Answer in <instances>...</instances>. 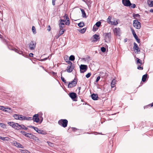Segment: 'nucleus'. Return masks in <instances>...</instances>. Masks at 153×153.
I'll list each match as a JSON object with an SVG mask.
<instances>
[{"label":"nucleus","instance_id":"nucleus-11","mask_svg":"<svg viewBox=\"0 0 153 153\" xmlns=\"http://www.w3.org/2000/svg\"><path fill=\"white\" fill-rule=\"evenodd\" d=\"M114 34L116 36H120V29L119 28H115L113 30Z\"/></svg>","mask_w":153,"mask_h":153},{"label":"nucleus","instance_id":"nucleus-43","mask_svg":"<svg viewBox=\"0 0 153 153\" xmlns=\"http://www.w3.org/2000/svg\"><path fill=\"white\" fill-rule=\"evenodd\" d=\"M25 116H22V115H19V119L18 120H24L23 119V118Z\"/></svg>","mask_w":153,"mask_h":153},{"label":"nucleus","instance_id":"nucleus-54","mask_svg":"<svg viewBox=\"0 0 153 153\" xmlns=\"http://www.w3.org/2000/svg\"><path fill=\"white\" fill-rule=\"evenodd\" d=\"M149 6L150 7L153 6V1L151 2L150 4H149Z\"/></svg>","mask_w":153,"mask_h":153},{"label":"nucleus","instance_id":"nucleus-3","mask_svg":"<svg viewBox=\"0 0 153 153\" xmlns=\"http://www.w3.org/2000/svg\"><path fill=\"white\" fill-rule=\"evenodd\" d=\"M133 26L136 29H139L141 27V23L137 20H134L133 21Z\"/></svg>","mask_w":153,"mask_h":153},{"label":"nucleus","instance_id":"nucleus-7","mask_svg":"<svg viewBox=\"0 0 153 153\" xmlns=\"http://www.w3.org/2000/svg\"><path fill=\"white\" fill-rule=\"evenodd\" d=\"M77 81L75 80L74 79L73 81L70 82L68 85V87L69 88H71L75 86L77 84Z\"/></svg>","mask_w":153,"mask_h":153},{"label":"nucleus","instance_id":"nucleus-20","mask_svg":"<svg viewBox=\"0 0 153 153\" xmlns=\"http://www.w3.org/2000/svg\"><path fill=\"white\" fill-rule=\"evenodd\" d=\"M65 24L64 23L59 22V29H62L65 27Z\"/></svg>","mask_w":153,"mask_h":153},{"label":"nucleus","instance_id":"nucleus-53","mask_svg":"<svg viewBox=\"0 0 153 153\" xmlns=\"http://www.w3.org/2000/svg\"><path fill=\"white\" fill-rule=\"evenodd\" d=\"M66 62H67L68 64H69L70 65H72V62H71V61H70V60H68V61H66Z\"/></svg>","mask_w":153,"mask_h":153},{"label":"nucleus","instance_id":"nucleus-64","mask_svg":"<svg viewBox=\"0 0 153 153\" xmlns=\"http://www.w3.org/2000/svg\"><path fill=\"white\" fill-rule=\"evenodd\" d=\"M27 127L29 128H33L34 126H33L31 125H30L29 126H28Z\"/></svg>","mask_w":153,"mask_h":153},{"label":"nucleus","instance_id":"nucleus-9","mask_svg":"<svg viewBox=\"0 0 153 153\" xmlns=\"http://www.w3.org/2000/svg\"><path fill=\"white\" fill-rule=\"evenodd\" d=\"M69 97L72 99L74 101H76V100L75 99L77 97L76 94L74 92H71L69 94Z\"/></svg>","mask_w":153,"mask_h":153},{"label":"nucleus","instance_id":"nucleus-14","mask_svg":"<svg viewBox=\"0 0 153 153\" xmlns=\"http://www.w3.org/2000/svg\"><path fill=\"white\" fill-rule=\"evenodd\" d=\"M93 37L95 39L94 40V42H95L99 40L100 39V36L99 35H98L96 34H95L93 36Z\"/></svg>","mask_w":153,"mask_h":153},{"label":"nucleus","instance_id":"nucleus-58","mask_svg":"<svg viewBox=\"0 0 153 153\" xmlns=\"http://www.w3.org/2000/svg\"><path fill=\"white\" fill-rule=\"evenodd\" d=\"M72 130L74 131H75L76 130H78V129L75 128H72Z\"/></svg>","mask_w":153,"mask_h":153},{"label":"nucleus","instance_id":"nucleus-40","mask_svg":"<svg viewBox=\"0 0 153 153\" xmlns=\"http://www.w3.org/2000/svg\"><path fill=\"white\" fill-rule=\"evenodd\" d=\"M66 22L65 23V25H69L70 23L69 19H66Z\"/></svg>","mask_w":153,"mask_h":153},{"label":"nucleus","instance_id":"nucleus-38","mask_svg":"<svg viewBox=\"0 0 153 153\" xmlns=\"http://www.w3.org/2000/svg\"><path fill=\"white\" fill-rule=\"evenodd\" d=\"M32 31L34 34H35L36 33L35 27L34 26H33L32 27Z\"/></svg>","mask_w":153,"mask_h":153},{"label":"nucleus","instance_id":"nucleus-1","mask_svg":"<svg viewBox=\"0 0 153 153\" xmlns=\"http://www.w3.org/2000/svg\"><path fill=\"white\" fill-rule=\"evenodd\" d=\"M103 36L105 42H108L110 41L111 36V32L104 33Z\"/></svg>","mask_w":153,"mask_h":153},{"label":"nucleus","instance_id":"nucleus-49","mask_svg":"<svg viewBox=\"0 0 153 153\" xmlns=\"http://www.w3.org/2000/svg\"><path fill=\"white\" fill-rule=\"evenodd\" d=\"M66 21V20H65L62 19H60L59 22H62V23H64V22H65Z\"/></svg>","mask_w":153,"mask_h":153},{"label":"nucleus","instance_id":"nucleus-63","mask_svg":"<svg viewBox=\"0 0 153 153\" xmlns=\"http://www.w3.org/2000/svg\"><path fill=\"white\" fill-rule=\"evenodd\" d=\"M23 153H28V151L27 150H22Z\"/></svg>","mask_w":153,"mask_h":153},{"label":"nucleus","instance_id":"nucleus-41","mask_svg":"<svg viewBox=\"0 0 153 153\" xmlns=\"http://www.w3.org/2000/svg\"><path fill=\"white\" fill-rule=\"evenodd\" d=\"M19 115L16 114H15L13 116V117H14V118L15 119L18 120L19 119Z\"/></svg>","mask_w":153,"mask_h":153},{"label":"nucleus","instance_id":"nucleus-56","mask_svg":"<svg viewBox=\"0 0 153 153\" xmlns=\"http://www.w3.org/2000/svg\"><path fill=\"white\" fill-rule=\"evenodd\" d=\"M140 65L138 66L137 68V69L139 70H142L143 69V68L142 67L140 66Z\"/></svg>","mask_w":153,"mask_h":153},{"label":"nucleus","instance_id":"nucleus-29","mask_svg":"<svg viewBox=\"0 0 153 153\" xmlns=\"http://www.w3.org/2000/svg\"><path fill=\"white\" fill-rule=\"evenodd\" d=\"M111 17L109 16L108 18L107 19V22L109 24H112V22L111 21Z\"/></svg>","mask_w":153,"mask_h":153},{"label":"nucleus","instance_id":"nucleus-2","mask_svg":"<svg viewBox=\"0 0 153 153\" xmlns=\"http://www.w3.org/2000/svg\"><path fill=\"white\" fill-rule=\"evenodd\" d=\"M68 121L66 119H61L58 122L59 124L64 128L67 126Z\"/></svg>","mask_w":153,"mask_h":153},{"label":"nucleus","instance_id":"nucleus-42","mask_svg":"<svg viewBox=\"0 0 153 153\" xmlns=\"http://www.w3.org/2000/svg\"><path fill=\"white\" fill-rule=\"evenodd\" d=\"M129 7H130V8H134L136 7V5L134 4L131 3V5Z\"/></svg>","mask_w":153,"mask_h":153},{"label":"nucleus","instance_id":"nucleus-37","mask_svg":"<svg viewBox=\"0 0 153 153\" xmlns=\"http://www.w3.org/2000/svg\"><path fill=\"white\" fill-rule=\"evenodd\" d=\"M153 106V102L151 103L146 106H145L144 107V108L145 109L146 108H148L150 106L151 107H152Z\"/></svg>","mask_w":153,"mask_h":153},{"label":"nucleus","instance_id":"nucleus-8","mask_svg":"<svg viewBox=\"0 0 153 153\" xmlns=\"http://www.w3.org/2000/svg\"><path fill=\"white\" fill-rule=\"evenodd\" d=\"M39 114H35L33 116L32 118V120H33V122H36V123H39Z\"/></svg>","mask_w":153,"mask_h":153},{"label":"nucleus","instance_id":"nucleus-19","mask_svg":"<svg viewBox=\"0 0 153 153\" xmlns=\"http://www.w3.org/2000/svg\"><path fill=\"white\" fill-rule=\"evenodd\" d=\"M116 80L114 79H113L111 82V88H114L115 87V84H116Z\"/></svg>","mask_w":153,"mask_h":153},{"label":"nucleus","instance_id":"nucleus-57","mask_svg":"<svg viewBox=\"0 0 153 153\" xmlns=\"http://www.w3.org/2000/svg\"><path fill=\"white\" fill-rule=\"evenodd\" d=\"M56 0H52V4L53 6H54L55 4V2Z\"/></svg>","mask_w":153,"mask_h":153},{"label":"nucleus","instance_id":"nucleus-21","mask_svg":"<svg viewBox=\"0 0 153 153\" xmlns=\"http://www.w3.org/2000/svg\"><path fill=\"white\" fill-rule=\"evenodd\" d=\"M80 10L81 11V12H82V16L83 17L86 18V14L85 13V11L84 10L80 8Z\"/></svg>","mask_w":153,"mask_h":153},{"label":"nucleus","instance_id":"nucleus-26","mask_svg":"<svg viewBox=\"0 0 153 153\" xmlns=\"http://www.w3.org/2000/svg\"><path fill=\"white\" fill-rule=\"evenodd\" d=\"M136 60H137V64H139L140 65H141L142 64V61L140 59H139L138 58H136Z\"/></svg>","mask_w":153,"mask_h":153},{"label":"nucleus","instance_id":"nucleus-24","mask_svg":"<svg viewBox=\"0 0 153 153\" xmlns=\"http://www.w3.org/2000/svg\"><path fill=\"white\" fill-rule=\"evenodd\" d=\"M147 76V74H146L144 75L142 78V80L143 82H145L146 80Z\"/></svg>","mask_w":153,"mask_h":153},{"label":"nucleus","instance_id":"nucleus-12","mask_svg":"<svg viewBox=\"0 0 153 153\" xmlns=\"http://www.w3.org/2000/svg\"><path fill=\"white\" fill-rule=\"evenodd\" d=\"M17 128L18 130H20L21 129H24L25 130H27V128L24 125H20L18 124V126Z\"/></svg>","mask_w":153,"mask_h":153},{"label":"nucleus","instance_id":"nucleus-22","mask_svg":"<svg viewBox=\"0 0 153 153\" xmlns=\"http://www.w3.org/2000/svg\"><path fill=\"white\" fill-rule=\"evenodd\" d=\"M38 133L39 134L44 135L47 134V133L45 131L39 129V130H38Z\"/></svg>","mask_w":153,"mask_h":153},{"label":"nucleus","instance_id":"nucleus-33","mask_svg":"<svg viewBox=\"0 0 153 153\" xmlns=\"http://www.w3.org/2000/svg\"><path fill=\"white\" fill-rule=\"evenodd\" d=\"M42 114H39V122L40 123H41L43 121V117H42Z\"/></svg>","mask_w":153,"mask_h":153},{"label":"nucleus","instance_id":"nucleus-17","mask_svg":"<svg viewBox=\"0 0 153 153\" xmlns=\"http://www.w3.org/2000/svg\"><path fill=\"white\" fill-rule=\"evenodd\" d=\"M66 71V70L65 71H62L61 72V79L62 80V81L64 82L65 84H68V82H66V80H65V79L62 77V73L63 72H65Z\"/></svg>","mask_w":153,"mask_h":153},{"label":"nucleus","instance_id":"nucleus-10","mask_svg":"<svg viewBox=\"0 0 153 153\" xmlns=\"http://www.w3.org/2000/svg\"><path fill=\"white\" fill-rule=\"evenodd\" d=\"M122 3L126 6L129 7L131 4V3L129 0H122Z\"/></svg>","mask_w":153,"mask_h":153},{"label":"nucleus","instance_id":"nucleus-28","mask_svg":"<svg viewBox=\"0 0 153 153\" xmlns=\"http://www.w3.org/2000/svg\"><path fill=\"white\" fill-rule=\"evenodd\" d=\"M60 29V31L59 32V35H62L63 33L64 32L65 30V29L63 28L62 29Z\"/></svg>","mask_w":153,"mask_h":153},{"label":"nucleus","instance_id":"nucleus-25","mask_svg":"<svg viewBox=\"0 0 153 153\" xmlns=\"http://www.w3.org/2000/svg\"><path fill=\"white\" fill-rule=\"evenodd\" d=\"M28 134L27 135L26 137H27L30 138L34 139V137H35L34 135L31 133H28Z\"/></svg>","mask_w":153,"mask_h":153},{"label":"nucleus","instance_id":"nucleus-27","mask_svg":"<svg viewBox=\"0 0 153 153\" xmlns=\"http://www.w3.org/2000/svg\"><path fill=\"white\" fill-rule=\"evenodd\" d=\"M134 38L136 40L137 42L138 43H140V39L138 38V37L137 36L136 34L133 36Z\"/></svg>","mask_w":153,"mask_h":153},{"label":"nucleus","instance_id":"nucleus-23","mask_svg":"<svg viewBox=\"0 0 153 153\" xmlns=\"http://www.w3.org/2000/svg\"><path fill=\"white\" fill-rule=\"evenodd\" d=\"M6 109H8L9 110H11L10 108H5L3 106H0V110H2L4 111H7Z\"/></svg>","mask_w":153,"mask_h":153},{"label":"nucleus","instance_id":"nucleus-4","mask_svg":"<svg viewBox=\"0 0 153 153\" xmlns=\"http://www.w3.org/2000/svg\"><path fill=\"white\" fill-rule=\"evenodd\" d=\"M36 43L33 41H31L28 44L29 48L30 50H33L36 48Z\"/></svg>","mask_w":153,"mask_h":153},{"label":"nucleus","instance_id":"nucleus-34","mask_svg":"<svg viewBox=\"0 0 153 153\" xmlns=\"http://www.w3.org/2000/svg\"><path fill=\"white\" fill-rule=\"evenodd\" d=\"M75 59V57L74 55H71L69 57V60L73 61Z\"/></svg>","mask_w":153,"mask_h":153},{"label":"nucleus","instance_id":"nucleus-55","mask_svg":"<svg viewBox=\"0 0 153 153\" xmlns=\"http://www.w3.org/2000/svg\"><path fill=\"white\" fill-rule=\"evenodd\" d=\"M100 76H98L97 77V78L96 79V82H97L99 80H100Z\"/></svg>","mask_w":153,"mask_h":153},{"label":"nucleus","instance_id":"nucleus-31","mask_svg":"<svg viewBox=\"0 0 153 153\" xmlns=\"http://www.w3.org/2000/svg\"><path fill=\"white\" fill-rule=\"evenodd\" d=\"M84 23L83 22H80L78 24V26L81 27H82L84 26Z\"/></svg>","mask_w":153,"mask_h":153},{"label":"nucleus","instance_id":"nucleus-60","mask_svg":"<svg viewBox=\"0 0 153 153\" xmlns=\"http://www.w3.org/2000/svg\"><path fill=\"white\" fill-rule=\"evenodd\" d=\"M52 74L53 75V76H56L57 75L56 73H55L54 72H53V71L52 72Z\"/></svg>","mask_w":153,"mask_h":153},{"label":"nucleus","instance_id":"nucleus-35","mask_svg":"<svg viewBox=\"0 0 153 153\" xmlns=\"http://www.w3.org/2000/svg\"><path fill=\"white\" fill-rule=\"evenodd\" d=\"M133 16L134 18H135V17H140V16L138 14H135V13H133Z\"/></svg>","mask_w":153,"mask_h":153},{"label":"nucleus","instance_id":"nucleus-30","mask_svg":"<svg viewBox=\"0 0 153 153\" xmlns=\"http://www.w3.org/2000/svg\"><path fill=\"white\" fill-rule=\"evenodd\" d=\"M24 120H32V118L30 117H26L25 116L23 118Z\"/></svg>","mask_w":153,"mask_h":153},{"label":"nucleus","instance_id":"nucleus-32","mask_svg":"<svg viewBox=\"0 0 153 153\" xmlns=\"http://www.w3.org/2000/svg\"><path fill=\"white\" fill-rule=\"evenodd\" d=\"M86 30V29H85V28H83L82 29H79L78 30V31L81 33H84L85 31Z\"/></svg>","mask_w":153,"mask_h":153},{"label":"nucleus","instance_id":"nucleus-47","mask_svg":"<svg viewBox=\"0 0 153 153\" xmlns=\"http://www.w3.org/2000/svg\"><path fill=\"white\" fill-rule=\"evenodd\" d=\"M91 75V73H88L86 75V77L87 78H89Z\"/></svg>","mask_w":153,"mask_h":153},{"label":"nucleus","instance_id":"nucleus-52","mask_svg":"<svg viewBox=\"0 0 153 153\" xmlns=\"http://www.w3.org/2000/svg\"><path fill=\"white\" fill-rule=\"evenodd\" d=\"M33 129H34V130L36 131L38 133V130H39V129L37 127H34Z\"/></svg>","mask_w":153,"mask_h":153},{"label":"nucleus","instance_id":"nucleus-15","mask_svg":"<svg viewBox=\"0 0 153 153\" xmlns=\"http://www.w3.org/2000/svg\"><path fill=\"white\" fill-rule=\"evenodd\" d=\"M92 99L94 100H97L98 99V95L97 94H93L91 95Z\"/></svg>","mask_w":153,"mask_h":153},{"label":"nucleus","instance_id":"nucleus-36","mask_svg":"<svg viewBox=\"0 0 153 153\" xmlns=\"http://www.w3.org/2000/svg\"><path fill=\"white\" fill-rule=\"evenodd\" d=\"M20 132L23 135H25L26 137H27V135L28 134V133H27L25 131H20Z\"/></svg>","mask_w":153,"mask_h":153},{"label":"nucleus","instance_id":"nucleus-50","mask_svg":"<svg viewBox=\"0 0 153 153\" xmlns=\"http://www.w3.org/2000/svg\"><path fill=\"white\" fill-rule=\"evenodd\" d=\"M0 126L3 128H4L5 126V125L4 124L1 123H0Z\"/></svg>","mask_w":153,"mask_h":153},{"label":"nucleus","instance_id":"nucleus-51","mask_svg":"<svg viewBox=\"0 0 153 153\" xmlns=\"http://www.w3.org/2000/svg\"><path fill=\"white\" fill-rule=\"evenodd\" d=\"M64 17L65 19L66 20L69 19L68 16L66 14H65Z\"/></svg>","mask_w":153,"mask_h":153},{"label":"nucleus","instance_id":"nucleus-61","mask_svg":"<svg viewBox=\"0 0 153 153\" xmlns=\"http://www.w3.org/2000/svg\"><path fill=\"white\" fill-rule=\"evenodd\" d=\"M33 53H31L29 54V56L30 57H33Z\"/></svg>","mask_w":153,"mask_h":153},{"label":"nucleus","instance_id":"nucleus-13","mask_svg":"<svg viewBox=\"0 0 153 153\" xmlns=\"http://www.w3.org/2000/svg\"><path fill=\"white\" fill-rule=\"evenodd\" d=\"M74 68V66L73 65H70L68 66L67 68L66 71L68 73L71 72Z\"/></svg>","mask_w":153,"mask_h":153},{"label":"nucleus","instance_id":"nucleus-6","mask_svg":"<svg viewBox=\"0 0 153 153\" xmlns=\"http://www.w3.org/2000/svg\"><path fill=\"white\" fill-rule=\"evenodd\" d=\"M7 124L15 129L17 130V127H18V123L13 122H7Z\"/></svg>","mask_w":153,"mask_h":153},{"label":"nucleus","instance_id":"nucleus-46","mask_svg":"<svg viewBox=\"0 0 153 153\" xmlns=\"http://www.w3.org/2000/svg\"><path fill=\"white\" fill-rule=\"evenodd\" d=\"M131 30L132 31V34L133 36L135 35V34H136L135 32V31H134V30L131 27Z\"/></svg>","mask_w":153,"mask_h":153},{"label":"nucleus","instance_id":"nucleus-39","mask_svg":"<svg viewBox=\"0 0 153 153\" xmlns=\"http://www.w3.org/2000/svg\"><path fill=\"white\" fill-rule=\"evenodd\" d=\"M101 24V22H100L99 21L97 22L95 25L97 27H99L100 26Z\"/></svg>","mask_w":153,"mask_h":153},{"label":"nucleus","instance_id":"nucleus-62","mask_svg":"<svg viewBox=\"0 0 153 153\" xmlns=\"http://www.w3.org/2000/svg\"><path fill=\"white\" fill-rule=\"evenodd\" d=\"M61 35H59V34H58V35H57V36H55V38L56 39H58L59 37Z\"/></svg>","mask_w":153,"mask_h":153},{"label":"nucleus","instance_id":"nucleus-16","mask_svg":"<svg viewBox=\"0 0 153 153\" xmlns=\"http://www.w3.org/2000/svg\"><path fill=\"white\" fill-rule=\"evenodd\" d=\"M134 49L135 50H136L137 51V52H140V49L138 47L137 44L135 42H134Z\"/></svg>","mask_w":153,"mask_h":153},{"label":"nucleus","instance_id":"nucleus-59","mask_svg":"<svg viewBox=\"0 0 153 153\" xmlns=\"http://www.w3.org/2000/svg\"><path fill=\"white\" fill-rule=\"evenodd\" d=\"M51 30V27L50 25H49L47 28V30L49 31H50Z\"/></svg>","mask_w":153,"mask_h":153},{"label":"nucleus","instance_id":"nucleus-5","mask_svg":"<svg viewBox=\"0 0 153 153\" xmlns=\"http://www.w3.org/2000/svg\"><path fill=\"white\" fill-rule=\"evenodd\" d=\"M80 71L81 73H84L88 69V66L86 65H81L79 66Z\"/></svg>","mask_w":153,"mask_h":153},{"label":"nucleus","instance_id":"nucleus-45","mask_svg":"<svg viewBox=\"0 0 153 153\" xmlns=\"http://www.w3.org/2000/svg\"><path fill=\"white\" fill-rule=\"evenodd\" d=\"M101 50L102 52H105L106 51V48L104 47H102L101 48Z\"/></svg>","mask_w":153,"mask_h":153},{"label":"nucleus","instance_id":"nucleus-18","mask_svg":"<svg viewBox=\"0 0 153 153\" xmlns=\"http://www.w3.org/2000/svg\"><path fill=\"white\" fill-rule=\"evenodd\" d=\"M14 144H15V146L17 147L21 148H24L23 146L22 145L16 142V143H14Z\"/></svg>","mask_w":153,"mask_h":153},{"label":"nucleus","instance_id":"nucleus-48","mask_svg":"<svg viewBox=\"0 0 153 153\" xmlns=\"http://www.w3.org/2000/svg\"><path fill=\"white\" fill-rule=\"evenodd\" d=\"M47 143H48V144L50 146L52 147V146H53V143H52L50 142H48V141H47Z\"/></svg>","mask_w":153,"mask_h":153},{"label":"nucleus","instance_id":"nucleus-44","mask_svg":"<svg viewBox=\"0 0 153 153\" xmlns=\"http://www.w3.org/2000/svg\"><path fill=\"white\" fill-rule=\"evenodd\" d=\"M7 138V137H3L1 136H0V139L3 141L7 140L6 139Z\"/></svg>","mask_w":153,"mask_h":153}]
</instances>
